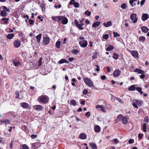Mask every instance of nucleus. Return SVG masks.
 I'll use <instances>...</instances> for the list:
<instances>
[{"label": "nucleus", "mask_w": 149, "mask_h": 149, "mask_svg": "<svg viewBox=\"0 0 149 149\" xmlns=\"http://www.w3.org/2000/svg\"><path fill=\"white\" fill-rule=\"evenodd\" d=\"M50 42V38L47 34L43 35V42L45 45L48 44Z\"/></svg>", "instance_id": "obj_1"}, {"label": "nucleus", "mask_w": 149, "mask_h": 149, "mask_svg": "<svg viewBox=\"0 0 149 149\" xmlns=\"http://www.w3.org/2000/svg\"><path fill=\"white\" fill-rule=\"evenodd\" d=\"M117 119H119L122 121V123L124 125L126 124L128 122L127 118L121 115H119L118 116Z\"/></svg>", "instance_id": "obj_2"}, {"label": "nucleus", "mask_w": 149, "mask_h": 149, "mask_svg": "<svg viewBox=\"0 0 149 149\" xmlns=\"http://www.w3.org/2000/svg\"><path fill=\"white\" fill-rule=\"evenodd\" d=\"M84 81L86 84L90 87L94 86L93 84L91 81L88 78H85L84 79Z\"/></svg>", "instance_id": "obj_3"}, {"label": "nucleus", "mask_w": 149, "mask_h": 149, "mask_svg": "<svg viewBox=\"0 0 149 149\" xmlns=\"http://www.w3.org/2000/svg\"><path fill=\"white\" fill-rule=\"evenodd\" d=\"M38 100L44 103H46L48 101V98L47 96H41L38 97Z\"/></svg>", "instance_id": "obj_4"}, {"label": "nucleus", "mask_w": 149, "mask_h": 149, "mask_svg": "<svg viewBox=\"0 0 149 149\" xmlns=\"http://www.w3.org/2000/svg\"><path fill=\"white\" fill-rule=\"evenodd\" d=\"M130 19L134 23H136L138 20V17L135 13H133L130 15Z\"/></svg>", "instance_id": "obj_5"}, {"label": "nucleus", "mask_w": 149, "mask_h": 149, "mask_svg": "<svg viewBox=\"0 0 149 149\" xmlns=\"http://www.w3.org/2000/svg\"><path fill=\"white\" fill-rule=\"evenodd\" d=\"M133 102L132 105L134 107L136 108H138V106H140L141 103V102L140 101L136 100H134Z\"/></svg>", "instance_id": "obj_6"}, {"label": "nucleus", "mask_w": 149, "mask_h": 149, "mask_svg": "<svg viewBox=\"0 0 149 149\" xmlns=\"http://www.w3.org/2000/svg\"><path fill=\"white\" fill-rule=\"evenodd\" d=\"M96 109H98L99 111L101 110L103 112H106L105 107L103 105H97L95 107Z\"/></svg>", "instance_id": "obj_7"}, {"label": "nucleus", "mask_w": 149, "mask_h": 149, "mask_svg": "<svg viewBox=\"0 0 149 149\" xmlns=\"http://www.w3.org/2000/svg\"><path fill=\"white\" fill-rule=\"evenodd\" d=\"M74 22L76 26L79 29L81 30L83 29L84 28L82 26L84 25L83 23H81L80 24H79L78 22L76 19L74 20Z\"/></svg>", "instance_id": "obj_8"}, {"label": "nucleus", "mask_w": 149, "mask_h": 149, "mask_svg": "<svg viewBox=\"0 0 149 149\" xmlns=\"http://www.w3.org/2000/svg\"><path fill=\"white\" fill-rule=\"evenodd\" d=\"M21 42L20 40L18 39L15 40L13 42V45L16 48H18L21 45Z\"/></svg>", "instance_id": "obj_9"}, {"label": "nucleus", "mask_w": 149, "mask_h": 149, "mask_svg": "<svg viewBox=\"0 0 149 149\" xmlns=\"http://www.w3.org/2000/svg\"><path fill=\"white\" fill-rule=\"evenodd\" d=\"M79 44L81 47H85L87 46L88 44V42L87 41L84 40L79 42Z\"/></svg>", "instance_id": "obj_10"}, {"label": "nucleus", "mask_w": 149, "mask_h": 149, "mask_svg": "<svg viewBox=\"0 0 149 149\" xmlns=\"http://www.w3.org/2000/svg\"><path fill=\"white\" fill-rule=\"evenodd\" d=\"M60 21L63 24H65L68 22V19L67 18L65 17L61 16Z\"/></svg>", "instance_id": "obj_11"}, {"label": "nucleus", "mask_w": 149, "mask_h": 149, "mask_svg": "<svg viewBox=\"0 0 149 149\" xmlns=\"http://www.w3.org/2000/svg\"><path fill=\"white\" fill-rule=\"evenodd\" d=\"M33 108L35 110L40 111L43 109V107L40 105H37L33 106Z\"/></svg>", "instance_id": "obj_12"}, {"label": "nucleus", "mask_w": 149, "mask_h": 149, "mask_svg": "<svg viewBox=\"0 0 149 149\" xmlns=\"http://www.w3.org/2000/svg\"><path fill=\"white\" fill-rule=\"evenodd\" d=\"M130 52L132 56L134 58H138V52L135 51H130Z\"/></svg>", "instance_id": "obj_13"}, {"label": "nucleus", "mask_w": 149, "mask_h": 149, "mask_svg": "<svg viewBox=\"0 0 149 149\" xmlns=\"http://www.w3.org/2000/svg\"><path fill=\"white\" fill-rule=\"evenodd\" d=\"M13 64L15 66H19L20 65L19 60L17 58L13 60Z\"/></svg>", "instance_id": "obj_14"}, {"label": "nucleus", "mask_w": 149, "mask_h": 149, "mask_svg": "<svg viewBox=\"0 0 149 149\" xmlns=\"http://www.w3.org/2000/svg\"><path fill=\"white\" fill-rule=\"evenodd\" d=\"M61 16H54L52 17V19L55 22H59L60 21Z\"/></svg>", "instance_id": "obj_15"}, {"label": "nucleus", "mask_w": 149, "mask_h": 149, "mask_svg": "<svg viewBox=\"0 0 149 149\" xmlns=\"http://www.w3.org/2000/svg\"><path fill=\"white\" fill-rule=\"evenodd\" d=\"M120 71L118 70L114 71L113 73V75L115 77H118L120 75Z\"/></svg>", "instance_id": "obj_16"}, {"label": "nucleus", "mask_w": 149, "mask_h": 149, "mask_svg": "<svg viewBox=\"0 0 149 149\" xmlns=\"http://www.w3.org/2000/svg\"><path fill=\"white\" fill-rule=\"evenodd\" d=\"M149 17L148 15L145 13H144L143 14L142 17V19L143 21L146 20Z\"/></svg>", "instance_id": "obj_17"}, {"label": "nucleus", "mask_w": 149, "mask_h": 149, "mask_svg": "<svg viewBox=\"0 0 149 149\" xmlns=\"http://www.w3.org/2000/svg\"><path fill=\"white\" fill-rule=\"evenodd\" d=\"M112 23L111 21H109L107 23L104 22L103 23L104 26L107 27L111 26L112 25Z\"/></svg>", "instance_id": "obj_18"}, {"label": "nucleus", "mask_w": 149, "mask_h": 149, "mask_svg": "<svg viewBox=\"0 0 149 149\" xmlns=\"http://www.w3.org/2000/svg\"><path fill=\"white\" fill-rule=\"evenodd\" d=\"M141 31L142 32L146 33L149 30V29L146 26H143L141 27Z\"/></svg>", "instance_id": "obj_19"}, {"label": "nucleus", "mask_w": 149, "mask_h": 149, "mask_svg": "<svg viewBox=\"0 0 149 149\" xmlns=\"http://www.w3.org/2000/svg\"><path fill=\"white\" fill-rule=\"evenodd\" d=\"M2 123H5L6 125L10 124V120L9 119H3V120H1Z\"/></svg>", "instance_id": "obj_20"}, {"label": "nucleus", "mask_w": 149, "mask_h": 149, "mask_svg": "<svg viewBox=\"0 0 149 149\" xmlns=\"http://www.w3.org/2000/svg\"><path fill=\"white\" fill-rule=\"evenodd\" d=\"M94 129L96 132H99L100 130V126L98 125H96L94 127Z\"/></svg>", "instance_id": "obj_21"}, {"label": "nucleus", "mask_w": 149, "mask_h": 149, "mask_svg": "<svg viewBox=\"0 0 149 149\" xmlns=\"http://www.w3.org/2000/svg\"><path fill=\"white\" fill-rule=\"evenodd\" d=\"M89 145L92 149H96L97 147L96 145L93 143H89Z\"/></svg>", "instance_id": "obj_22"}, {"label": "nucleus", "mask_w": 149, "mask_h": 149, "mask_svg": "<svg viewBox=\"0 0 149 149\" xmlns=\"http://www.w3.org/2000/svg\"><path fill=\"white\" fill-rule=\"evenodd\" d=\"M134 72H138L139 74H143L144 73V71L139 69H136L134 70Z\"/></svg>", "instance_id": "obj_23"}, {"label": "nucleus", "mask_w": 149, "mask_h": 149, "mask_svg": "<svg viewBox=\"0 0 149 149\" xmlns=\"http://www.w3.org/2000/svg\"><path fill=\"white\" fill-rule=\"evenodd\" d=\"M137 0H130L129 1L130 3V4L132 7H133L135 5H136V3L135 2H136Z\"/></svg>", "instance_id": "obj_24"}, {"label": "nucleus", "mask_w": 149, "mask_h": 149, "mask_svg": "<svg viewBox=\"0 0 149 149\" xmlns=\"http://www.w3.org/2000/svg\"><path fill=\"white\" fill-rule=\"evenodd\" d=\"M22 106L24 108H27L29 107V105L28 104L25 102L21 103Z\"/></svg>", "instance_id": "obj_25"}, {"label": "nucleus", "mask_w": 149, "mask_h": 149, "mask_svg": "<svg viewBox=\"0 0 149 149\" xmlns=\"http://www.w3.org/2000/svg\"><path fill=\"white\" fill-rule=\"evenodd\" d=\"M79 137L81 139H84L86 138V136L85 134L83 133L80 134Z\"/></svg>", "instance_id": "obj_26"}, {"label": "nucleus", "mask_w": 149, "mask_h": 149, "mask_svg": "<svg viewBox=\"0 0 149 149\" xmlns=\"http://www.w3.org/2000/svg\"><path fill=\"white\" fill-rule=\"evenodd\" d=\"M42 37V34H40L36 37L37 41L38 43H39Z\"/></svg>", "instance_id": "obj_27"}, {"label": "nucleus", "mask_w": 149, "mask_h": 149, "mask_svg": "<svg viewBox=\"0 0 149 149\" xmlns=\"http://www.w3.org/2000/svg\"><path fill=\"white\" fill-rule=\"evenodd\" d=\"M64 63H69V62L68 61L65 59H62L61 60L58 62V63L59 64H62Z\"/></svg>", "instance_id": "obj_28"}, {"label": "nucleus", "mask_w": 149, "mask_h": 149, "mask_svg": "<svg viewBox=\"0 0 149 149\" xmlns=\"http://www.w3.org/2000/svg\"><path fill=\"white\" fill-rule=\"evenodd\" d=\"M14 36V34H9L6 36V37L8 39H11L13 38Z\"/></svg>", "instance_id": "obj_29"}, {"label": "nucleus", "mask_w": 149, "mask_h": 149, "mask_svg": "<svg viewBox=\"0 0 149 149\" xmlns=\"http://www.w3.org/2000/svg\"><path fill=\"white\" fill-rule=\"evenodd\" d=\"M100 23L101 22H100L98 21L96 22L93 24L92 25V27H96L97 26H99L100 24Z\"/></svg>", "instance_id": "obj_30"}, {"label": "nucleus", "mask_w": 149, "mask_h": 149, "mask_svg": "<svg viewBox=\"0 0 149 149\" xmlns=\"http://www.w3.org/2000/svg\"><path fill=\"white\" fill-rule=\"evenodd\" d=\"M136 88L135 85H132L130 86L128 88V89L130 91H133L135 90Z\"/></svg>", "instance_id": "obj_31"}, {"label": "nucleus", "mask_w": 149, "mask_h": 149, "mask_svg": "<svg viewBox=\"0 0 149 149\" xmlns=\"http://www.w3.org/2000/svg\"><path fill=\"white\" fill-rule=\"evenodd\" d=\"M61 44V42L60 41H57L56 43V47L58 49H59L60 47V45Z\"/></svg>", "instance_id": "obj_32"}, {"label": "nucleus", "mask_w": 149, "mask_h": 149, "mask_svg": "<svg viewBox=\"0 0 149 149\" xmlns=\"http://www.w3.org/2000/svg\"><path fill=\"white\" fill-rule=\"evenodd\" d=\"M20 149H29V148L26 145L24 144L21 146Z\"/></svg>", "instance_id": "obj_33"}, {"label": "nucleus", "mask_w": 149, "mask_h": 149, "mask_svg": "<svg viewBox=\"0 0 149 149\" xmlns=\"http://www.w3.org/2000/svg\"><path fill=\"white\" fill-rule=\"evenodd\" d=\"M6 12L5 10H2L1 11V15L3 17L6 16Z\"/></svg>", "instance_id": "obj_34"}, {"label": "nucleus", "mask_w": 149, "mask_h": 149, "mask_svg": "<svg viewBox=\"0 0 149 149\" xmlns=\"http://www.w3.org/2000/svg\"><path fill=\"white\" fill-rule=\"evenodd\" d=\"M79 52V51L76 49H73L71 51V52L74 54H77Z\"/></svg>", "instance_id": "obj_35"}, {"label": "nucleus", "mask_w": 149, "mask_h": 149, "mask_svg": "<svg viewBox=\"0 0 149 149\" xmlns=\"http://www.w3.org/2000/svg\"><path fill=\"white\" fill-rule=\"evenodd\" d=\"M113 48V45H111L109 46L107 48L106 50L107 51H109L112 50Z\"/></svg>", "instance_id": "obj_36"}, {"label": "nucleus", "mask_w": 149, "mask_h": 149, "mask_svg": "<svg viewBox=\"0 0 149 149\" xmlns=\"http://www.w3.org/2000/svg\"><path fill=\"white\" fill-rule=\"evenodd\" d=\"M146 123H144L143 126V130L144 132H146Z\"/></svg>", "instance_id": "obj_37"}, {"label": "nucleus", "mask_w": 149, "mask_h": 149, "mask_svg": "<svg viewBox=\"0 0 149 149\" xmlns=\"http://www.w3.org/2000/svg\"><path fill=\"white\" fill-rule=\"evenodd\" d=\"M139 40L140 41L144 42L146 40V38L142 36L139 37Z\"/></svg>", "instance_id": "obj_38"}, {"label": "nucleus", "mask_w": 149, "mask_h": 149, "mask_svg": "<svg viewBox=\"0 0 149 149\" xmlns=\"http://www.w3.org/2000/svg\"><path fill=\"white\" fill-rule=\"evenodd\" d=\"M136 90L140 93L141 94H142L143 93V92L142 91L141 88L140 87H137L136 88Z\"/></svg>", "instance_id": "obj_39"}, {"label": "nucleus", "mask_w": 149, "mask_h": 149, "mask_svg": "<svg viewBox=\"0 0 149 149\" xmlns=\"http://www.w3.org/2000/svg\"><path fill=\"white\" fill-rule=\"evenodd\" d=\"M113 58L116 59H117L118 58V57L119 56V55L118 54H116L115 53H113Z\"/></svg>", "instance_id": "obj_40"}, {"label": "nucleus", "mask_w": 149, "mask_h": 149, "mask_svg": "<svg viewBox=\"0 0 149 149\" xmlns=\"http://www.w3.org/2000/svg\"><path fill=\"white\" fill-rule=\"evenodd\" d=\"M70 103L71 105L75 106L76 105V103L74 100H72L70 101Z\"/></svg>", "instance_id": "obj_41"}, {"label": "nucleus", "mask_w": 149, "mask_h": 149, "mask_svg": "<svg viewBox=\"0 0 149 149\" xmlns=\"http://www.w3.org/2000/svg\"><path fill=\"white\" fill-rule=\"evenodd\" d=\"M121 8L123 9H125L127 8V5L125 3H123L121 6Z\"/></svg>", "instance_id": "obj_42"}, {"label": "nucleus", "mask_w": 149, "mask_h": 149, "mask_svg": "<svg viewBox=\"0 0 149 149\" xmlns=\"http://www.w3.org/2000/svg\"><path fill=\"white\" fill-rule=\"evenodd\" d=\"M42 57H41L40 58V59L39 60V61H38L39 64L38 65V66H40L42 64Z\"/></svg>", "instance_id": "obj_43"}, {"label": "nucleus", "mask_w": 149, "mask_h": 149, "mask_svg": "<svg viewBox=\"0 0 149 149\" xmlns=\"http://www.w3.org/2000/svg\"><path fill=\"white\" fill-rule=\"evenodd\" d=\"M6 141L5 139L4 138H0V143L4 144Z\"/></svg>", "instance_id": "obj_44"}, {"label": "nucleus", "mask_w": 149, "mask_h": 149, "mask_svg": "<svg viewBox=\"0 0 149 149\" xmlns=\"http://www.w3.org/2000/svg\"><path fill=\"white\" fill-rule=\"evenodd\" d=\"M113 36L114 37H119L120 35L117 33H116L115 32H113Z\"/></svg>", "instance_id": "obj_45"}, {"label": "nucleus", "mask_w": 149, "mask_h": 149, "mask_svg": "<svg viewBox=\"0 0 149 149\" xmlns=\"http://www.w3.org/2000/svg\"><path fill=\"white\" fill-rule=\"evenodd\" d=\"M40 146V143L37 142L36 143L34 144V146L36 147H39Z\"/></svg>", "instance_id": "obj_46"}, {"label": "nucleus", "mask_w": 149, "mask_h": 149, "mask_svg": "<svg viewBox=\"0 0 149 149\" xmlns=\"http://www.w3.org/2000/svg\"><path fill=\"white\" fill-rule=\"evenodd\" d=\"M91 13V12L89 11L88 10H86L85 13V14L87 15L88 16L90 15Z\"/></svg>", "instance_id": "obj_47"}, {"label": "nucleus", "mask_w": 149, "mask_h": 149, "mask_svg": "<svg viewBox=\"0 0 149 149\" xmlns=\"http://www.w3.org/2000/svg\"><path fill=\"white\" fill-rule=\"evenodd\" d=\"M116 99L117 101H118L120 103H121V104L123 103V102L121 99H120L118 97H117Z\"/></svg>", "instance_id": "obj_48"}, {"label": "nucleus", "mask_w": 149, "mask_h": 149, "mask_svg": "<svg viewBox=\"0 0 149 149\" xmlns=\"http://www.w3.org/2000/svg\"><path fill=\"white\" fill-rule=\"evenodd\" d=\"M74 5L75 8H78L79 6V4L77 2H75Z\"/></svg>", "instance_id": "obj_49"}, {"label": "nucleus", "mask_w": 149, "mask_h": 149, "mask_svg": "<svg viewBox=\"0 0 149 149\" xmlns=\"http://www.w3.org/2000/svg\"><path fill=\"white\" fill-rule=\"evenodd\" d=\"M108 37L109 36L107 34H106L103 36V38L106 40L107 39Z\"/></svg>", "instance_id": "obj_50"}, {"label": "nucleus", "mask_w": 149, "mask_h": 149, "mask_svg": "<svg viewBox=\"0 0 149 149\" xmlns=\"http://www.w3.org/2000/svg\"><path fill=\"white\" fill-rule=\"evenodd\" d=\"M75 2L74 0H71L69 2V4L70 5L73 4L74 5Z\"/></svg>", "instance_id": "obj_51"}, {"label": "nucleus", "mask_w": 149, "mask_h": 149, "mask_svg": "<svg viewBox=\"0 0 149 149\" xmlns=\"http://www.w3.org/2000/svg\"><path fill=\"white\" fill-rule=\"evenodd\" d=\"M144 121L147 123L148 122L149 118L148 116H146L144 118Z\"/></svg>", "instance_id": "obj_52"}, {"label": "nucleus", "mask_w": 149, "mask_h": 149, "mask_svg": "<svg viewBox=\"0 0 149 149\" xmlns=\"http://www.w3.org/2000/svg\"><path fill=\"white\" fill-rule=\"evenodd\" d=\"M128 142L130 144L133 143L134 142V140L133 139H130L128 141Z\"/></svg>", "instance_id": "obj_53"}, {"label": "nucleus", "mask_w": 149, "mask_h": 149, "mask_svg": "<svg viewBox=\"0 0 149 149\" xmlns=\"http://www.w3.org/2000/svg\"><path fill=\"white\" fill-rule=\"evenodd\" d=\"M15 94L16 95V97L17 98H19V93L18 92V91H16V92H15Z\"/></svg>", "instance_id": "obj_54"}, {"label": "nucleus", "mask_w": 149, "mask_h": 149, "mask_svg": "<svg viewBox=\"0 0 149 149\" xmlns=\"http://www.w3.org/2000/svg\"><path fill=\"white\" fill-rule=\"evenodd\" d=\"M113 142L115 143H118V141L117 139H115L113 140Z\"/></svg>", "instance_id": "obj_55"}, {"label": "nucleus", "mask_w": 149, "mask_h": 149, "mask_svg": "<svg viewBox=\"0 0 149 149\" xmlns=\"http://www.w3.org/2000/svg\"><path fill=\"white\" fill-rule=\"evenodd\" d=\"M29 24L31 25H33L34 24V21L33 20H31L30 19L29 20Z\"/></svg>", "instance_id": "obj_56"}, {"label": "nucleus", "mask_w": 149, "mask_h": 149, "mask_svg": "<svg viewBox=\"0 0 149 149\" xmlns=\"http://www.w3.org/2000/svg\"><path fill=\"white\" fill-rule=\"evenodd\" d=\"M85 116H87L88 117H89L90 116V114L89 111H88L86 113L85 115Z\"/></svg>", "instance_id": "obj_57"}, {"label": "nucleus", "mask_w": 149, "mask_h": 149, "mask_svg": "<svg viewBox=\"0 0 149 149\" xmlns=\"http://www.w3.org/2000/svg\"><path fill=\"white\" fill-rule=\"evenodd\" d=\"M37 136L36 135H34L32 134L31 136V137L33 139H34L36 138Z\"/></svg>", "instance_id": "obj_58"}, {"label": "nucleus", "mask_w": 149, "mask_h": 149, "mask_svg": "<svg viewBox=\"0 0 149 149\" xmlns=\"http://www.w3.org/2000/svg\"><path fill=\"white\" fill-rule=\"evenodd\" d=\"M145 75L143 73L142 74L140 75V77L141 79H143L145 77Z\"/></svg>", "instance_id": "obj_59"}, {"label": "nucleus", "mask_w": 149, "mask_h": 149, "mask_svg": "<svg viewBox=\"0 0 149 149\" xmlns=\"http://www.w3.org/2000/svg\"><path fill=\"white\" fill-rule=\"evenodd\" d=\"M88 91L86 90H84L83 91V93L84 94L86 95L87 94Z\"/></svg>", "instance_id": "obj_60"}, {"label": "nucleus", "mask_w": 149, "mask_h": 149, "mask_svg": "<svg viewBox=\"0 0 149 149\" xmlns=\"http://www.w3.org/2000/svg\"><path fill=\"white\" fill-rule=\"evenodd\" d=\"M145 1V0H141V3H140L141 5V6L143 5L144 4Z\"/></svg>", "instance_id": "obj_61"}, {"label": "nucleus", "mask_w": 149, "mask_h": 149, "mask_svg": "<svg viewBox=\"0 0 149 149\" xmlns=\"http://www.w3.org/2000/svg\"><path fill=\"white\" fill-rule=\"evenodd\" d=\"M143 134H139L138 135V137L140 139H141L143 137Z\"/></svg>", "instance_id": "obj_62"}, {"label": "nucleus", "mask_w": 149, "mask_h": 149, "mask_svg": "<svg viewBox=\"0 0 149 149\" xmlns=\"http://www.w3.org/2000/svg\"><path fill=\"white\" fill-rule=\"evenodd\" d=\"M3 8L4 9H6L7 11H8L9 12H10L9 9H7V7L5 6H3Z\"/></svg>", "instance_id": "obj_63"}, {"label": "nucleus", "mask_w": 149, "mask_h": 149, "mask_svg": "<svg viewBox=\"0 0 149 149\" xmlns=\"http://www.w3.org/2000/svg\"><path fill=\"white\" fill-rule=\"evenodd\" d=\"M106 77L105 75H103L101 77V78L102 80H103L105 79Z\"/></svg>", "instance_id": "obj_64"}]
</instances>
